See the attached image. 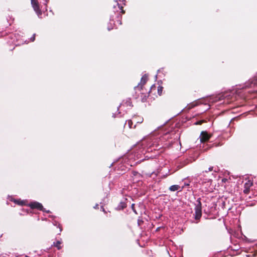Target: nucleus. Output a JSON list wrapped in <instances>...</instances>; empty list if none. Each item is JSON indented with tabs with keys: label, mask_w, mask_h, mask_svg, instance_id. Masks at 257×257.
<instances>
[{
	"label": "nucleus",
	"mask_w": 257,
	"mask_h": 257,
	"mask_svg": "<svg viewBox=\"0 0 257 257\" xmlns=\"http://www.w3.org/2000/svg\"><path fill=\"white\" fill-rule=\"evenodd\" d=\"M126 205H127V204H126V202H120L119 204L117 206V210L122 209L124 207H126Z\"/></svg>",
	"instance_id": "11"
},
{
	"label": "nucleus",
	"mask_w": 257,
	"mask_h": 257,
	"mask_svg": "<svg viewBox=\"0 0 257 257\" xmlns=\"http://www.w3.org/2000/svg\"><path fill=\"white\" fill-rule=\"evenodd\" d=\"M62 231V229L60 228V231L61 232Z\"/></svg>",
	"instance_id": "24"
},
{
	"label": "nucleus",
	"mask_w": 257,
	"mask_h": 257,
	"mask_svg": "<svg viewBox=\"0 0 257 257\" xmlns=\"http://www.w3.org/2000/svg\"><path fill=\"white\" fill-rule=\"evenodd\" d=\"M180 188V186L178 185H172L169 187V190L171 191L174 192L178 190Z\"/></svg>",
	"instance_id": "9"
},
{
	"label": "nucleus",
	"mask_w": 257,
	"mask_h": 257,
	"mask_svg": "<svg viewBox=\"0 0 257 257\" xmlns=\"http://www.w3.org/2000/svg\"><path fill=\"white\" fill-rule=\"evenodd\" d=\"M142 118L140 116H134L132 119H130V128H135L136 124L142 122Z\"/></svg>",
	"instance_id": "5"
},
{
	"label": "nucleus",
	"mask_w": 257,
	"mask_h": 257,
	"mask_svg": "<svg viewBox=\"0 0 257 257\" xmlns=\"http://www.w3.org/2000/svg\"><path fill=\"white\" fill-rule=\"evenodd\" d=\"M48 2V0H46V3L45 4V5L46 6H47V4Z\"/></svg>",
	"instance_id": "21"
},
{
	"label": "nucleus",
	"mask_w": 257,
	"mask_h": 257,
	"mask_svg": "<svg viewBox=\"0 0 257 257\" xmlns=\"http://www.w3.org/2000/svg\"><path fill=\"white\" fill-rule=\"evenodd\" d=\"M163 90V87L161 86H159L158 87V93L159 95H161L162 94V91Z\"/></svg>",
	"instance_id": "12"
},
{
	"label": "nucleus",
	"mask_w": 257,
	"mask_h": 257,
	"mask_svg": "<svg viewBox=\"0 0 257 257\" xmlns=\"http://www.w3.org/2000/svg\"><path fill=\"white\" fill-rule=\"evenodd\" d=\"M62 242L60 240H58L56 242H54L53 245L57 248L58 249H60L62 248L61 244Z\"/></svg>",
	"instance_id": "10"
},
{
	"label": "nucleus",
	"mask_w": 257,
	"mask_h": 257,
	"mask_svg": "<svg viewBox=\"0 0 257 257\" xmlns=\"http://www.w3.org/2000/svg\"><path fill=\"white\" fill-rule=\"evenodd\" d=\"M246 256H247V257H249V255H246Z\"/></svg>",
	"instance_id": "25"
},
{
	"label": "nucleus",
	"mask_w": 257,
	"mask_h": 257,
	"mask_svg": "<svg viewBox=\"0 0 257 257\" xmlns=\"http://www.w3.org/2000/svg\"><path fill=\"white\" fill-rule=\"evenodd\" d=\"M211 137V135H209L206 131H202L201 133L200 140L201 143H205L207 142Z\"/></svg>",
	"instance_id": "6"
},
{
	"label": "nucleus",
	"mask_w": 257,
	"mask_h": 257,
	"mask_svg": "<svg viewBox=\"0 0 257 257\" xmlns=\"http://www.w3.org/2000/svg\"><path fill=\"white\" fill-rule=\"evenodd\" d=\"M227 181H228V179H226V178H223V179H222V182H223V183H226Z\"/></svg>",
	"instance_id": "19"
},
{
	"label": "nucleus",
	"mask_w": 257,
	"mask_h": 257,
	"mask_svg": "<svg viewBox=\"0 0 257 257\" xmlns=\"http://www.w3.org/2000/svg\"><path fill=\"white\" fill-rule=\"evenodd\" d=\"M114 4L113 5L114 8H116V6L118 7V8L121 10L122 13H124L122 10V5H125L123 3V0H114Z\"/></svg>",
	"instance_id": "8"
},
{
	"label": "nucleus",
	"mask_w": 257,
	"mask_h": 257,
	"mask_svg": "<svg viewBox=\"0 0 257 257\" xmlns=\"http://www.w3.org/2000/svg\"><path fill=\"white\" fill-rule=\"evenodd\" d=\"M202 216V203L201 198H199L197 200V203L195 204V219L199 220Z\"/></svg>",
	"instance_id": "2"
},
{
	"label": "nucleus",
	"mask_w": 257,
	"mask_h": 257,
	"mask_svg": "<svg viewBox=\"0 0 257 257\" xmlns=\"http://www.w3.org/2000/svg\"><path fill=\"white\" fill-rule=\"evenodd\" d=\"M148 80V75L146 74H144L142 76L140 82L137 86L135 87V90H136V93L140 92V93L138 94V96H139L141 94L142 100L143 102H145L147 100V98L149 97L150 92L153 90H155L156 87L155 85H153L150 87L149 90L146 89L144 86L146 85Z\"/></svg>",
	"instance_id": "1"
},
{
	"label": "nucleus",
	"mask_w": 257,
	"mask_h": 257,
	"mask_svg": "<svg viewBox=\"0 0 257 257\" xmlns=\"http://www.w3.org/2000/svg\"><path fill=\"white\" fill-rule=\"evenodd\" d=\"M31 5L32 6V7L37 14V16L41 18V16L42 15V11L39 8V4L38 0H31Z\"/></svg>",
	"instance_id": "3"
},
{
	"label": "nucleus",
	"mask_w": 257,
	"mask_h": 257,
	"mask_svg": "<svg viewBox=\"0 0 257 257\" xmlns=\"http://www.w3.org/2000/svg\"><path fill=\"white\" fill-rule=\"evenodd\" d=\"M35 39V34H34L33 36L31 38V41L33 42Z\"/></svg>",
	"instance_id": "17"
},
{
	"label": "nucleus",
	"mask_w": 257,
	"mask_h": 257,
	"mask_svg": "<svg viewBox=\"0 0 257 257\" xmlns=\"http://www.w3.org/2000/svg\"><path fill=\"white\" fill-rule=\"evenodd\" d=\"M253 186V182L251 180H248L244 185L243 193L247 194L250 192V188Z\"/></svg>",
	"instance_id": "7"
},
{
	"label": "nucleus",
	"mask_w": 257,
	"mask_h": 257,
	"mask_svg": "<svg viewBox=\"0 0 257 257\" xmlns=\"http://www.w3.org/2000/svg\"><path fill=\"white\" fill-rule=\"evenodd\" d=\"M137 174H138V173H134V175L135 176V175H137Z\"/></svg>",
	"instance_id": "23"
},
{
	"label": "nucleus",
	"mask_w": 257,
	"mask_h": 257,
	"mask_svg": "<svg viewBox=\"0 0 257 257\" xmlns=\"http://www.w3.org/2000/svg\"><path fill=\"white\" fill-rule=\"evenodd\" d=\"M98 204H96V205L94 206V208H95V209H97V208H98Z\"/></svg>",
	"instance_id": "20"
},
{
	"label": "nucleus",
	"mask_w": 257,
	"mask_h": 257,
	"mask_svg": "<svg viewBox=\"0 0 257 257\" xmlns=\"http://www.w3.org/2000/svg\"><path fill=\"white\" fill-rule=\"evenodd\" d=\"M16 202H17L18 204H19V205H23V201H17Z\"/></svg>",
	"instance_id": "18"
},
{
	"label": "nucleus",
	"mask_w": 257,
	"mask_h": 257,
	"mask_svg": "<svg viewBox=\"0 0 257 257\" xmlns=\"http://www.w3.org/2000/svg\"><path fill=\"white\" fill-rule=\"evenodd\" d=\"M29 206L31 208H37L40 210H41V211H43V212H46L47 213H49L50 212V211L49 210H48V211H46L44 208H43V205H42V204L39 203V202H32L30 204H29Z\"/></svg>",
	"instance_id": "4"
},
{
	"label": "nucleus",
	"mask_w": 257,
	"mask_h": 257,
	"mask_svg": "<svg viewBox=\"0 0 257 257\" xmlns=\"http://www.w3.org/2000/svg\"><path fill=\"white\" fill-rule=\"evenodd\" d=\"M131 208L132 209V210L134 211V212L136 214H137L138 213L135 209V204H132V205H131Z\"/></svg>",
	"instance_id": "13"
},
{
	"label": "nucleus",
	"mask_w": 257,
	"mask_h": 257,
	"mask_svg": "<svg viewBox=\"0 0 257 257\" xmlns=\"http://www.w3.org/2000/svg\"><path fill=\"white\" fill-rule=\"evenodd\" d=\"M204 122V120H199V121H198L196 122L195 123V124H196V125H201V124H202V123H203V122Z\"/></svg>",
	"instance_id": "15"
},
{
	"label": "nucleus",
	"mask_w": 257,
	"mask_h": 257,
	"mask_svg": "<svg viewBox=\"0 0 257 257\" xmlns=\"http://www.w3.org/2000/svg\"><path fill=\"white\" fill-rule=\"evenodd\" d=\"M101 209H102L103 211H104V209L103 207H101Z\"/></svg>",
	"instance_id": "22"
},
{
	"label": "nucleus",
	"mask_w": 257,
	"mask_h": 257,
	"mask_svg": "<svg viewBox=\"0 0 257 257\" xmlns=\"http://www.w3.org/2000/svg\"><path fill=\"white\" fill-rule=\"evenodd\" d=\"M213 167H210L209 168H208V170H206L204 171V172L207 173L209 171H212L213 170Z\"/></svg>",
	"instance_id": "16"
},
{
	"label": "nucleus",
	"mask_w": 257,
	"mask_h": 257,
	"mask_svg": "<svg viewBox=\"0 0 257 257\" xmlns=\"http://www.w3.org/2000/svg\"><path fill=\"white\" fill-rule=\"evenodd\" d=\"M197 105V102H194V103H193L192 104H191L189 106V108H192L193 107H194V106H196Z\"/></svg>",
	"instance_id": "14"
}]
</instances>
